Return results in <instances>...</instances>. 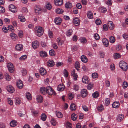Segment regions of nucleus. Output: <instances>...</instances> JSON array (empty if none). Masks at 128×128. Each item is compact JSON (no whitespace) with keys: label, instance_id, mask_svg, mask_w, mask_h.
Returning <instances> with one entry per match:
<instances>
[{"label":"nucleus","instance_id":"nucleus-1","mask_svg":"<svg viewBox=\"0 0 128 128\" xmlns=\"http://www.w3.org/2000/svg\"><path fill=\"white\" fill-rule=\"evenodd\" d=\"M34 30L35 32L38 36H40L43 34L44 30L42 27L39 26H36L35 27Z\"/></svg>","mask_w":128,"mask_h":128},{"label":"nucleus","instance_id":"nucleus-2","mask_svg":"<svg viewBox=\"0 0 128 128\" xmlns=\"http://www.w3.org/2000/svg\"><path fill=\"white\" fill-rule=\"evenodd\" d=\"M119 66L120 68L124 71L127 70L128 68L127 64L123 61H121L120 62Z\"/></svg>","mask_w":128,"mask_h":128},{"label":"nucleus","instance_id":"nucleus-3","mask_svg":"<svg viewBox=\"0 0 128 128\" xmlns=\"http://www.w3.org/2000/svg\"><path fill=\"white\" fill-rule=\"evenodd\" d=\"M46 93L50 96L56 95L55 92L53 89L50 86H48L46 87Z\"/></svg>","mask_w":128,"mask_h":128},{"label":"nucleus","instance_id":"nucleus-4","mask_svg":"<svg viewBox=\"0 0 128 128\" xmlns=\"http://www.w3.org/2000/svg\"><path fill=\"white\" fill-rule=\"evenodd\" d=\"M8 68L9 72L10 73L14 72V68L12 64L11 63H9L8 64Z\"/></svg>","mask_w":128,"mask_h":128},{"label":"nucleus","instance_id":"nucleus-5","mask_svg":"<svg viewBox=\"0 0 128 128\" xmlns=\"http://www.w3.org/2000/svg\"><path fill=\"white\" fill-rule=\"evenodd\" d=\"M9 10L13 12H16L17 9L16 7L13 4H10L9 6Z\"/></svg>","mask_w":128,"mask_h":128},{"label":"nucleus","instance_id":"nucleus-6","mask_svg":"<svg viewBox=\"0 0 128 128\" xmlns=\"http://www.w3.org/2000/svg\"><path fill=\"white\" fill-rule=\"evenodd\" d=\"M7 91L10 93H13L14 91V89L13 87L10 85H9L6 87Z\"/></svg>","mask_w":128,"mask_h":128},{"label":"nucleus","instance_id":"nucleus-7","mask_svg":"<svg viewBox=\"0 0 128 128\" xmlns=\"http://www.w3.org/2000/svg\"><path fill=\"white\" fill-rule=\"evenodd\" d=\"M81 96L83 98L86 97L88 95V92L87 90L85 89H82L81 92Z\"/></svg>","mask_w":128,"mask_h":128},{"label":"nucleus","instance_id":"nucleus-8","mask_svg":"<svg viewBox=\"0 0 128 128\" xmlns=\"http://www.w3.org/2000/svg\"><path fill=\"white\" fill-rule=\"evenodd\" d=\"M16 86L18 88L21 89L23 87L24 85L22 82L19 80L16 82Z\"/></svg>","mask_w":128,"mask_h":128},{"label":"nucleus","instance_id":"nucleus-9","mask_svg":"<svg viewBox=\"0 0 128 128\" xmlns=\"http://www.w3.org/2000/svg\"><path fill=\"white\" fill-rule=\"evenodd\" d=\"M32 47L34 49L36 48L39 47V44L37 40L35 41L32 42Z\"/></svg>","mask_w":128,"mask_h":128},{"label":"nucleus","instance_id":"nucleus-10","mask_svg":"<svg viewBox=\"0 0 128 128\" xmlns=\"http://www.w3.org/2000/svg\"><path fill=\"white\" fill-rule=\"evenodd\" d=\"M89 78L88 76H84L82 78V81L85 84H88L89 82Z\"/></svg>","mask_w":128,"mask_h":128},{"label":"nucleus","instance_id":"nucleus-11","mask_svg":"<svg viewBox=\"0 0 128 128\" xmlns=\"http://www.w3.org/2000/svg\"><path fill=\"white\" fill-rule=\"evenodd\" d=\"M10 37L12 40L14 41L18 39L17 35L14 33H12L10 34Z\"/></svg>","mask_w":128,"mask_h":128},{"label":"nucleus","instance_id":"nucleus-12","mask_svg":"<svg viewBox=\"0 0 128 128\" xmlns=\"http://www.w3.org/2000/svg\"><path fill=\"white\" fill-rule=\"evenodd\" d=\"M108 26L110 30H112L114 28V25L112 22L110 21L108 22Z\"/></svg>","mask_w":128,"mask_h":128},{"label":"nucleus","instance_id":"nucleus-13","mask_svg":"<svg viewBox=\"0 0 128 128\" xmlns=\"http://www.w3.org/2000/svg\"><path fill=\"white\" fill-rule=\"evenodd\" d=\"M54 4L58 6H60L62 5L63 3L62 0H54Z\"/></svg>","mask_w":128,"mask_h":128},{"label":"nucleus","instance_id":"nucleus-14","mask_svg":"<svg viewBox=\"0 0 128 128\" xmlns=\"http://www.w3.org/2000/svg\"><path fill=\"white\" fill-rule=\"evenodd\" d=\"M40 74L42 76L45 75L47 73L46 70L43 68H40Z\"/></svg>","mask_w":128,"mask_h":128},{"label":"nucleus","instance_id":"nucleus-15","mask_svg":"<svg viewBox=\"0 0 128 128\" xmlns=\"http://www.w3.org/2000/svg\"><path fill=\"white\" fill-rule=\"evenodd\" d=\"M54 22L56 24L60 25L62 22L61 18H56L54 20Z\"/></svg>","mask_w":128,"mask_h":128},{"label":"nucleus","instance_id":"nucleus-16","mask_svg":"<svg viewBox=\"0 0 128 128\" xmlns=\"http://www.w3.org/2000/svg\"><path fill=\"white\" fill-rule=\"evenodd\" d=\"M124 117V116L123 114H119L117 116L116 119L118 122H120L122 121Z\"/></svg>","mask_w":128,"mask_h":128},{"label":"nucleus","instance_id":"nucleus-17","mask_svg":"<svg viewBox=\"0 0 128 128\" xmlns=\"http://www.w3.org/2000/svg\"><path fill=\"white\" fill-rule=\"evenodd\" d=\"M73 22L76 26H78L80 24V21L78 18H74L73 20Z\"/></svg>","mask_w":128,"mask_h":128},{"label":"nucleus","instance_id":"nucleus-18","mask_svg":"<svg viewBox=\"0 0 128 128\" xmlns=\"http://www.w3.org/2000/svg\"><path fill=\"white\" fill-rule=\"evenodd\" d=\"M40 54L41 57L45 58L47 56L46 52L45 51L42 50L40 52Z\"/></svg>","mask_w":128,"mask_h":128},{"label":"nucleus","instance_id":"nucleus-19","mask_svg":"<svg viewBox=\"0 0 128 128\" xmlns=\"http://www.w3.org/2000/svg\"><path fill=\"white\" fill-rule=\"evenodd\" d=\"M36 99L37 102L39 103L42 102L43 101V98L42 96L39 95L36 96Z\"/></svg>","mask_w":128,"mask_h":128},{"label":"nucleus","instance_id":"nucleus-20","mask_svg":"<svg viewBox=\"0 0 128 128\" xmlns=\"http://www.w3.org/2000/svg\"><path fill=\"white\" fill-rule=\"evenodd\" d=\"M54 62L52 60H48L47 62V65L48 66L52 67L54 65Z\"/></svg>","mask_w":128,"mask_h":128},{"label":"nucleus","instance_id":"nucleus-21","mask_svg":"<svg viewBox=\"0 0 128 128\" xmlns=\"http://www.w3.org/2000/svg\"><path fill=\"white\" fill-rule=\"evenodd\" d=\"M40 92L41 94H45L46 93V88L44 86L41 87L40 88Z\"/></svg>","mask_w":128,"mask_h":128},{"label":"nucleus","instance_id":"nucleus-22","mask_svg":"<svg viewBox=\"0 0 128 128\" xmlns=\"http://www.w3.org/2000/svg\"><path fill=\"white\" fill-rule=\"evenodd\" d=\"M75 70H74L71 73V75L74 77V80H77L78 77V76L75 73Z\"/></svg>","mask_w":128,"mask_h":128},{"label":"nucleus","instance_id":"nucleus-23","mask_svg":"<svg viewBox=\"0 0 128 128\" xmlns=\"http://www.w3.org/2000/svg\"><path fill=\"white\" fill-rule=\"evenodd\" d=\"M102 43L106 47H108V46L109 42L108 40L106 38H104L102 39Z\"/></svg>","mask_w":128,"mask_h":128},{"label":"nucleus","instance_id":"nucleus-24","mask_svg":"<svg viewBox=\"0 0 128 128\" xmlns=\"http://www.w3.org/2000/svg\"><path fill=\"white\" fill-rule=\"evenodd\" d=\"M16 49L18 50H21L22 49V46L21 44H18L16 46Z\"/></svg>","mask_w":128,"mask_h":128},{"label":"nucleus","instance_id":"nucleus-25","mask_svg":"<svg viewBox=\"0 0 128 128\" xmlns=\"http://www.w3.org/2000/svg\"><path fill=\"white\" fill-rule=\"evenodd\" d=\"M64 89V86L63 85L60 84L58 85L57 87V90L58 91H61Z\"/></svg>","mask_w":128,"mask_h":128},{"label":"nucleus","instance_id":"nucleus-26","mask_svg":"<svg viewBox=\"0 0 128 128\" xmlns=\"http://www.w3.org/2000/svg\"><path fill=\"white\" fill-rule=\"evenodd\" d=\"M4 78L7 81H10L11 79L10 76L8 73H6L5 74Z\"/></svg>","mask_w":128,"mask_h":128},{"label":"nucleus","instance_id":"nucleus-27","mask_svg":"<svg viewBox=\"0 0 128 128\" xmlns=\"http://www.w3.org/2000/svg\"><path fill=\"white\" fill-rule=\"evenodd\" d=\"M82 61L86 63L88 62V59L84 55L82 56L81 57Z\"/></svg>","mask_w":128,"mask_h":128},{"label":"nucleus","instance_id":"nucleus-28","mask_svg":"<svg viewBox=\"0 0 128 128\" xmlns=\"http://www.w3.org/2000/svg\"><path fill=\"white\" fill-rule=\"evenodd\" d=\"M119 102H116L113 103L112 104V106L114 108H117L119 107Z\"/></svg>","mask_w":128,"mask_h":128},{"label":"nucleus","instance_id":"nucleus-29","mask_svg":"<svg viewBox=\"0 0 128 128\" xmlns=\"http://www.w3.org/2000/svg\"><path fill=\"white\" fill-rule=\"evenodd\" d=\"M17 122L15 120H12L11 121L10 123V126L14 127L16 126L17 124Z\"/></svg>","mask_w":128,"mask_h":128},{"label":"nucleus","instance_id":"nucleus-30","mask_svg":"<svg viewBox=\"0 0 128 128\" xmlns=\"http://www.w3.org/2000/svg\"><path fill=\"white\" fill-rule=\"evenodd\" d=\"M87 16L88 18L92 19L93 17V13L91 11H88L87 13Z\"/></svg>","mask_w":128,"mask_h":128},{"label":"nucleus","instance_id":"nucleus-31","mask_svg":"<svg viewBox=\"0 0 128 128\" xmlns=\"http://www.w3.org/2000/svg\"><path fill=\"white\" fill-rule=\"evenodd\" d=\"M35 11L36 13H40L41 12V8L39 6H36L35 8Z\"/></svg>","mask_w":128,"mask_h":128},{"label":"nucleus","instance_id":"nucleus-32","mask_svg":"<svg viewBox=\"0 0 128 128\" xmlns=\"http://www.w3.org/2000/svg\"><path fill=\"white\" fill-rule=\"evenodd\" d=\"M72 7V4L68 2H66L65 4V7L67 8H70Z\"/></svg>","mask_w":128,"mask_h":128},{"label":"nucleus","instance_id":"nucleus-33","mask_svg":"<svg viewBox=\"0 0 128 128\" xmlns=\"http://www.w3.org/2000/svg\"><path fill=\"white\" fill-rule=\"evenodd\" d=\"M99 96V93L98 92L96 91L93 93L92 94L93 98H98Z\"/></svg>","mask_w":128,"mask_h":128},{"label":"nucleus","instance_id":"nucleus-34","mask_svg":"<svg viewBox=\"0 0 128 128\" xmlns=\"http://www.w3.org/2000/svg\"><path fill=\"white\" fill-rule=\"evenodd\" d=\"M46 8L48 10H50L52 8L51 4L48 2H47L46 4Z\"/></svg>","mask_w":128,"mask_h":128},{"label":"nucleus","instance_id":"nucleus-35","mask_svg":"<svg viewBox=\"0 0 128 128\" xmlns=\"http://www.w3.org/2000/svg\"><path fill=\"white\" fill-rule=\"evenodd\" d=\"M93 84L92 83H90L88 84L87 87L88 90H90L93 88Z\"/></svg>","mask_w":128,"mask_h":128},{"label":"nucleus","instance_id":"nucleus-36","mask_svg":"<svg viewBox=\"0 0 128 128\" xmlns=\"http://www.w3.org/2000/svg\"><path fill=\"white\" fill-rule=\"evenodd\" d=\"M77 118V115L74 114H72L71 116L72 119L73 120H76Z\"/></svg>","mask_w":128,"mask_h":128},{"label":"nucleus","instance_id":"nucleus-37","mask_svg":"<svg viewBox=\"0 0 128 128\" xmlns=\"http://www.w3.org/2000/svg\"><path fill=\"white\" fill-rule=\"evenodd\" d=\"M56 116L58 118H61L63 116V114L61 112L59 111H57L56 112Z\"/></svg>","mask_w":128,"mask_h":128},{"label":"nucleus","instance_id":"nucleus-38","mask_svg":"<svg viewBox=\"0 0 128 128\" xmlns=\"http://www.w3.org/2000/svg\"><path fill=\"white\" fill-rule=\"evenodd\" d=\"M73 30L72 29H69L66 32V34L68 36H70L72 34Z\"/></svg>","mask_w":128,"mask_h":128},{"label":"nucleus","instance_id":"nucleus-39","mask_svg":"<svg viewBox=\"0 0 128 128\" xmlns=\"http://www.w3.org/2000/svg\"><path fill=\"white\" fill-rule=\"evenodd\" d=\"M110 99L108 98H106L105 100V105L106 106H108L110 104Z\"/></svg>","mask_w":128,"mask_h":128},{"label":"nucleus","instance_id":"nucleus-40","mask_svg":"<svg viewBox=\"0 0 128 128\" xmlns=\"http://www.w3.org/2000/svg\"><path fill=\"white\" fill-rule=\"evenodd\" d=\"M70 108L72 110H75L76 109L75 105L74 103H72L70 105Z\"/></svg>","mask_w":128,"mask_h":128},{"label":"nucleus","instance_id":"nucleus-41","mask_svg":"<svg viewBox=\"0 0 128 128\" xmlns=\"http://www.w3.org/2000/svg\"><path fill=\"white\" fill-rule=\"evenodd\" d=\"M18 18L20 19V21L22 22H24L25 20V19L24 16L20 15L18 16Z\"/></svg>","mask_w":128,"mask_h":128},{"label":"nucleus","instance_id":"nucleus-42","mask_svg":"<svg viewBox=\"0 0 128 128\" xmlns=\"http://www.w3.org/2000/svg\"><path fill=\"white\" fill-rule=\"evenodd\" d=\"M109 41L110 42L113 43H114L115 41V38L113 36H110L109 38Z\"/></svg>","mask_w":128,"mask_h":128},{"label":"nucleus","instance_id":"nucleus-43","mask_svg":"<svg viewBox=\"0 0 128 128\" xmlns=\"http://www.w3.org/2000/svg\"><path fill=\"white\" fill-rule=\"evenodd\" d=\"M57 41L58 42V44L59 45L62 46L63 44V42L62 41H61L60 39V38H57Z\"/></svg>","mask_w":128,"mask_h":128},{"label":"nucleus","instance_id":"nucleus-44","mask_svg":"<svg viewBox=\"0 0 128 128\" xmlns=\"http://www.w3.org/2000/svg\"><path fill=\"white\" fill-rule=\"evenodd\" d=\"M104 109V106L102 104L99 105L98 107V109L99 112H101Z\"/></svg>","mask_w":128,"mask_h":128},{"label":"nucleus","instance_id":"nucleus-45","mask_svg":"<svg viewBox=\"0 0 128 128\" xmlns=\"http://www.w3.org/2000/svg\"><path fill=\"white\" fill-rule=\"evenodd\" d=\"M26 96L28 100H30L31 99V96L29 92H28L26 93Z\"/></svg>","mask_w":128,"mask_h":128},{"label":"nucleus","instance_id":"nucleus-46","mask_svg":"<svg viewBox=\"0 0 128 128\" xmlns=\"http://www.w3.org/2000/svg\"><path fill=\"white\" fill-rule=\"evenodd\" d=\"M98 77V74L96 72L93 73L92 74V77L93 79L97 78Z\"/></svg>","mask_w":128,"mask_h":128},{"label":"nucleus","instance_id":"nucleus-47","mask_svg":"<svg viewBox=\"0 0 128 128\" xmlns=\"http://www.w3.org/2000/svg\"><path fill=\"white\" fill-rule=\"evenodd\" d=\"M49 54L50 56H54L55 55V52L53 49H52L49 51Z\"/></svg>","mask_w":128,"mask_h":128},{"label":"nucleus","instance_id":"nucleus-48","mask_svg":"<svg viewBox=\"0 0 128 128\" xmlns=\"http://www.w3.org/2000/svg\"><path fill=\"white\" fill-rule=\"evenodd\" d=\"M51 124L54 126H55L56 124V122L54 119L52 118L50 121Z\"/></svg>","mask_w":128,"mask_h":128},{"label":"nucleus","instance_id":"nucleus-49","mask_svg":"<svg viewBox=\"0 0 128 128\" xmlns=\"http://www.w3.org/2000/svg\"><path fill=\"white\" fill-rule=\"evenodd\" d=\"M64 11L62 10L59 8L57 9L56 10V12L58 14H61Z\"/></svg>","mask_w":128,"mask_h":128},{"label":"nucleus","instance_id":"nucleus-50","mask_svg":"<svg viewBox=\"0 0 128 128\" xmlns=\"http://www.w3.org/2000/svg\"><path fill=\"white\" fill-rule=\"evenodd\" d=\"M41 117L42 120L44 121L46 120V116L45 114H42L41 116Z\"/></svg>","mask_w":128,"mask_h":128},{"label":"nucleus","instance_id":"nucleus-51","mask_svg":"<svg viewBox=\"0 0 128 128\" xmlns=\"http://www.w3.org/2000/svg\"><path fill=\"white\" fill-rule=\"evenodd\" d=\"M73 89L76 91H78L79 89V86L77 84H75L74 85Z\"/></svg>","mask_w":128,"mask_h":128},{"label":"nucleus","instance_id":"nucleus-52","mask_svg":"<svg viewBox=\"0 0 128 128\" xmlns=\"http://www.w3.org/2000/svg\"><path fill=\"white\" fill-rule=\"evenodd\" d=\"M100 11L102 12H105L106 11V9L105 8L101 7L100 8Z\"/></svg>","mask_w":128,"mask_h":128},{"label":"nucleus","instance_id":"nucleus-53","mask_svg":"<svg viewBox=\"0 0 128 128\" xmlns=\"http://www.w3.org/2000/svg\"><path fill=\"white\" fill-rule=\"evenodd\" d=\"M75 66L76 68L78 70H79V68H80V65L79 64V63L78 62H76L75 64Z\"/></svg>","mask_w":128,"mask_h":128},{"label":"nucleus","instance_id":"nucleus-54","mask_svg":"<svg viewBox=\"0 0 128 128\" xmlns=\"http://www.w3.org/2000/svg\"><path fill=\"white\" fill-rule=\"evenodd\" d=\"M72 124L70 122H68L66 123V128H72Z\"/></svg>","mask_w":128,"mask_h":128},{"label":"nucleus","instance_id":"nucleus-55","mask_svg":"<svg viewBox=\"0 0 128 128\" xmlns=\"http://www.w3.org/2000/svg\"><path fill=\"white\" fill-rule=\"evenodd\" d=\"M114 56L115 58H120V54L117 53L114 54Z\"/></svg>","mask_w":128,"mask_h":128},{"label":"nucleus","instance_id":"nucleus-56","mask_svg":"<svg viewBox=\"0 0 128 128\" xmlns=\"http://www.w3.org/2000/svg\"><path fill=\"white\" fill-rule=\"evenodd\" d=\"M128 86V83L124 81V82L122 84V87L123 88H126Z\"/></svg>","mask_w":128,"mask_h":128},{"label":"nucleus","instance_id":"nucleus-57","mask_svg":"<svg viewBox=\"0 0 128 128\" xmlns=\"http://www.w3.org/2000/svg\"><path fill=\"white\" fill-rule=\"evenodd\" d=\"M22 75L24 76L27 74V71L25 69L23 68L22 70Z\"/></svg>","mask_w":128,"mask_h":128},{"label":"nucleus","instance_id":"nucleus-58","mask_svg":"<svg viewBox=\"0 0 128 128\" xmlns=\"http://www.w3.org/2000/svg\"><path fill=\"white\" fill-rule=\"evenodd\" d=\"M48 35L50 38H51L53 37V33L52 32L49 30L48 31Z\"/></svg>","mask_w":128,"mask_h":128},{"label":"nucleus","instance_id":"nucleus-59","mask_svg":"<svg viewBox=\"0 0 128 128\" xmlns=\"http://www.w3.org/2000/svg\"><path fill=\"white\" fill-rule=\"evenodd\" d=\"M68 95L69 99L72 100L74 98V94H72V93H70L68 94Z\"/></svg>","mask_w":128,"mask_h":128},{"label":"nucleus","instance_id":"nucleus-60","mask_svg":"<svg viewBox=\"0 0 128 128\" xmlns=\"http://www.w3.org/2000/svg\"><path fill=\"white\" fill-rule=\"evenodd\" d=\"M7 101L8 104L10 105H12L13 104L12 100L10 98H8L7 99Z\"/></svg>","mask_w":128,"mask_h":128},{"label":"nucleus","instance_id":"nucleus-61","mask_svg":"<svg viewBox=\"0 0 128 128\" xmlns=\"http://www.w3.org/2000/svg\"><path fill=\"white\" fill-rule=\"evenodd\" d=\"M64 76L66 77H67L68 76V73L67 71L65 69L64 70Z\"/></svg>","mask_w":128,"mask_h":128},{"label":"nucleus","instance_id":"nucleus-62","mask_svg":"<svg viewBox=\"0 0 128 128\" xmlns=\"http://www.w3.org/2000/svg\"><path fill=\"white\" fill-rule=\"evenodd\" d=\"M8 28L9 30L12 32L14 30V28L12 25H10L8 26Z\"/></svg>","mask_w":128,"mask_h":128},{"label":"nucleus","instance_id":"nucleus-63","mask_svg":"<svg viewBox=\"0 0 128 128\" xmlns=\"http://www.w3.org/2000/svg\"><path fill=\"white\" fill-rule=\"evenodd\" d=\"M97 25H100L102 24V22L100 19H97L95 21Z\"/></svg>","mask_w":128,"mask_h":128},{"label":"nucleus","instance_id":"nucleus-64","mask_svg":"<svg viewBox=\"0 0 128 128\" xmlns=\"http://www.w3.org/2000/svg\"><path fill=\"white\" fill-rule=\"evenodd\" d=\"M124 38L125 40H128V34L126 33L122 35Z\"/></svg>","mask_w":128,"mask_h":128}]
</instances>
